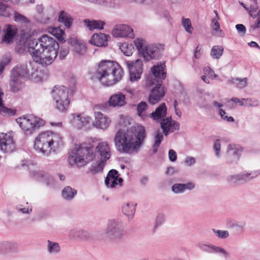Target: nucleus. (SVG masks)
<instances>
[{"label": "nucleus", "instance_id": "obj_1", "mask_svg": "<svg viewBox=\"0 0 260 260\" xmlns=\"http://www.w3.org/2000/svg\"><path fill=\"white\" fill-rule=\"evenodd\" d=\"M27 44L28 50L33 60L43 67L53 62L57 56L59 47L58 43L54 38L47 35H43L38 40H27L24 47L19 45L16 49L19 53H22L26 49L25 45Z\"/></svg>", "mask_w": 260, "mask_h": 260}, {"label": "nucleus", "instance_id": "obj_2", "mask_svg": "<svg viewBox=\"0 0 260 260\" xmlns=\"http://www.w3.org/2000/svg\"><path fill=\"white\" fill-rule=\"evenodd\" d=\"M111 156L110 148L107 142L98 143L94 148L90 144L80 146L74 149L71 152L68 159L71 166L76 165L83 167L92 161L96 157L100 159L107 161Z\"/></svg>", "mask_w": 260, "mask_h": 260}, {"label": "nucleus", "instance_id": "obj_3", "mask_svg": "<svg viewBox=\"0 0 260 260\" xmlns=\"http://www.w3.org/2000/svg\"><path fill=\"white\" fill-rule=\"evenodd\" d=\"M145 137V128L140 125L137 126L135 133L119 129L115 135L114 142L118 152L132 154L139 151Z\"/></svg>", "mask_w": 260, "mask_h": 260}, {"label": "nucleus", "instance_id": "obj_4", "mask_svg": "<svg viewBox=\"0 0 260 260\" xmlns=\"http://www.w3.org/2000/svg\"><path fill=\"white\" fill-rule=\"evenodd\" d=\"M152 74L146 78L145 86L154 85L149 95V102L152 105L157 103L164 97L165 92L162 81L166 77V65L164 62H157L151 68Z\"/></svg>", "mask_w": 260, "mask_h": 260}, {"label": "nucleus", "instance_id": "obj_5", "mask_svg": "<svg viewBox=\"0 0 260 260\" xmlns=\"http://www.w3.org/2000/svg\"><path fill=\"white\" fill-rule=\"evenodd\" d=\"M123 75V70L117 62L102 60L91 78L98 79L104 86H110L121 80Z\"/></svg>", "mask_w": 260, "mask_h": 260}, {"label": "nucleus", "instance_id": "obj_6", "mask_svg": "<svg viewBox=\"0 0 260 260\" xmlns=\"http://www.w3.org/2000/svg\"><path fill=\"white\" fill-rule=\"evenodd\" d=\"M63 142L61 137L52 132H45L37 136L34 142V149L39 153L48 156L62 148Z\"/></svg>", "mask_w": 260, "mask_h": 260}, {"label": "nucleus", "instance_id": "obj_7", "mask_svg": "<svg viewBox=\"0 0 260 260\" xmlns=\"http://www.w3.org/2000/svg\"><path fill=\"white\" fill-rule=\"evenodd\" d=\"M126 235L122 222L118 219H111L108 221L107 227L104 232L105 238L114 243L123 241Z\"/></svg>", "mask_w": 260, "mask_h": 260}, {"label": "nucleus", "instance_id": "obj_8", "mask_svg": "<svg viewBox=\"0 0 260 260\" xmlns=\"http://www.w3.org/2000/svg\"><path fill=\"white\" fill-rule=\"evenodd\" d=\"M16 121L26 136H31L41 126L45 124V121L33 115H26L19 117Z\"/></svg>", "mask_w": 260, "mask_h": 260}, {"label": "nucleus", "instance_id": "obj_9", "mask_svg": "<svg viewBox=\"0 0 260 260\" xmlns=\"http://www.w3.org/2000/svg\"><path fill=\"white\" fill-rule=\"evenodd\" d=\"M52 96L55 103V108L61 112H66L70 104L68 89L64 86H55L52 90Z\"/></svg>", "mask_w": 260, "mask_h": 260}, {"label": "nucleus", "instance_id": "obj_10", "mask_svg": "<svg viewBox=\"0 0 260 260\" xmlns=\"http://www.w3.org/2000/svg\"><path fill=\"white\" fill-rule=\"evenodd\" d=\"M164 50V45L160 44L145 45L141 55L146 61L160 57Z\"/></svg>", "mask_w": 260, "mask_h": 260}, {"label": "nucleus", "instance_id": "obj_11", "mask_svg": "<svg viewBox=\"0 0 260 260\" xmlns=\"http://www.w3.org/2000/svg\"><path fill=\"white\" fill-rule=\"evenodd\" d=\"M126 63L129 70L130 81L135 82L139 80L143 72L142 60L138 59L135 61H126Z\"/></svg>", "mask_w": 260, "mask_h": 260}, {"label": "nucleus", "instance_id": "obj_12", "mask_svg": "<svg viewBox=\"0 0 260 260\" xmlns=\"http://www.w3.org/2000/svg\"><path fill=\"white\" fill-rule=\"evenodd\" d=\"M260 174L259 171H254L250 173H242L237 175H230L227 178V181L231 185H235L239 183L246 182L256 177Z\"/></svg>", "mask_w": 260, "mask_h": 260}, {"label": "nucleus", "instance_id": "obj_13", "mask_svg": "<svg viewBox=\"0 0 260 260\" xmlns=\"http://www.w3.org/2000/svg\"><path fill=\"white\" fill-rule=\"evenodd\" d=\"M242 151L243 148L240 146L234 144H230L228 146L226 153L227 163L229 164L237 163Z\"/></svg>", "mask_w": 260, "mask_h": 260}, {"label": "nucleus", "instance_id": "obj_14", "mask_svg": "<svg viewBox=\"0 0 260 260\" xmlns=\"http://www.w3.org/2000/svg\"><path fill=\"white\" fill-rule=\"evenodd\" d=\"M72 116V124L79 129L88 126L92 120L90 116L84 113H74Z\"/></svg>", "mask_w": 260, "mask_h": 260}, {"label": "nucleus", "instance_id": "obj_15", "mask_svg": "<svg viewBox=\"0 0 260 260\" xmlns=\"http://www.w3.org/2000/svg\"><path fill=\"white\" fill-rule=\"evenodd\" d=\"M197 247L201 250L207 253L220 254L224 257H228L229 256V253L223 248L206 242H199L197 245Z\"/></svg>", "mask_w": 260, "mask_h": 260}, {"label": "nucleus", "instance_id": "obj_16", "mask_svg": "<svg viewBox=\"0 0 260 260\" xmlns=\"http://www.w3.org/2000/svg\"><path fill=\"white\" fill-rule=\"evenodd\" d=\"M160 127L162 133L165 136L174 132L179 128V124L177 122L172 120L171 117H168L160 122Z\"/></svg>", "mask_w": 260, "mask_h": 260}, {"label": "nucleus", "instance_id": "obj_17", "mask_svg": "<svg viewBox=\"0 0 260 260\" xmlns=\"http://www.w3.org/2000/svg\"><path fill=\"white\" fill-rule=\"evenodd\" d=\"M13 138L6 134H0V148L5 153H11L15 149Z\"/></svg>", "mask_w": 260, "mask_h": 260}, {"label": "nucleus", "instance_id": "obj_18", "mask_svg": "<svg viewBox=\"0 0 260 260\" xmlns=\"http://www.w3.org/2000/svg\"><path fill=\"white\" fill-rule=\"evenodd\" d=\"M94 120L93 125L101 129H106L111 123V119L106 115L99 111L94 112Z\"/></svg>", "mask_w": 260, "mask_h": 260}, {"label": "nucleus", "instance_id": "obj_19", "mask_svg": "<svg viewBox=\"0 0 260 260\" xmlns=\"http://www.w3.org/2000/svg\"><path fill=\"white\" fill-rule=\"evenodd\" d=\"M112 34L115 37L134 38L135 37L133 29L129 26L125 24L115 25L112 31Z\"/></svg>", "mask_w": 260, "mask_h": 260}, {"label": "nucleus", "instance_id": "obj_20", "mask_svg": "<svg viewBox=\"0 0 260 260\" xmlns=\"http://www.w3.org/2000/svg\"><path fill=\"white\" fill-rule=\"evenodd\" d=\"M107 103L113 108L123 107L126 104V96L121 92H117L110 97Z\"/></svg>", "mask_w": 260, "mask_h": 260}, {"label": "nucleus", "instance_id": "obj_21", "mask_svg": "<svg viewBox=\"0 0 260 260\" xmlns=\"http://www.w3.org/2000/svg\"><path fill=\"white\" fill-rule=\"evenodd\" d=\"M118 173L115 170H110L105 179V184L108 188H114L116 185L121 186L123 181L121 178H118Z\"/></svg>", "mask_w": 260, "mask_h": 260}, {"label": "nucleus", "instance_id": "obj_22", "mask_svg": "<svg viewBox=\"0 0 260 260\" xmlns=\"http://www.w3.org/2000/svg\"><path fill=\"white\" fill-rule=\"evenodd\" d=\"M167 114V108L165 103H161L155 110L149 114V117L158 122L166 119Z\"/></svg>", "mask_w": 260, "mask_h": 260}, {"label": "nucleus", "instance_id": "obj_23", "mask_svg": "<svg viewBox=\"0 0 260 260\" xmlns=\"http://www.w3.org/2000/svg\"><path fill=\"white\" fill-rule=\"evenodd\" d=\"M69 235L71 239L79 240L86 241L91 238V235L89 232L77 228L71 230Z\"/></svg>", "mask_w": 260, "mask_h": 260}, {"label": "nucleus", "instance_id": "obj_24", "mask_svg": "<svg viewBox=\"0 0 260 260\" xmlns=\"http://www.w3.org/2000/svg\"><path fill=\"white\" fill-rule=\"evenodd\" d=\"M109 36L104 34H94L89 42L96 46H106L107 45L108 37Z\"/></svg>", "mask_w": 260, "mask_h": 260}, {"label": "nucleus", "instance_id": "obj_25", "mask_svg": "<svg viewBox=\"0 0 260 260\" xmlns=\"http://www.w3.org/2000/svg\"><path fill=\"white\" fill-rule=\"evenodd\" d=\"M10 86L11 91L14 93H16L22 89L24 84L21 78L11 75Z\"/></svg>", "mask_w": 260, "mask_h": 260}, {"label": "nucleus", "instance_id": "obj_26", "mask_svg": "<svg viewBox=\"0 0 260 260\" xmlns=\"http://www.w3.org/2000/svg\"><path fill=\"white\" fill-rule=\"evenodd\" d=\"M231 101L241 106L256 107L258 105V101L251 98L239 99L237 98H233Z\"/></svg>", "mask_w": 260, "mask_h": 260}, {"label": "nucleus", "instance_id": "obj_27", "mask_svg": "<svg viewBox=\"0 0 260 260\" xmlns=\"http://www.w3.org/2000/svg\"><path fill=\"white\" fill-rule=\"evenodd\" d=\"M17 34V29L14 26L9 25L7 28L6 34L3 39V43L9 44L13 42Z\"/></svg>", "mask_w": 260, "mask_h": 260}, {"label": "nucleus", "instance_id": "obj_28", "mask_svg": "<svg viewBox=\"0 0 260 260\" xmlns=\"http://www.w3.org/2000/svg\"><path fill=\"white\" fill-rule=\"evenodd\" d=\"M11 75L17 76L21 78L26 77L29 75V70L25 64L18 65L13 69Z\"/></svg>", "mask_w": 260, "mask_h": 260}, {"label": "nucleus", "instance_id": "obj_29", "mask_svg": "<svg viewBox=\"0 0 260 260\" xmlns=\"http://www.w3.org/2000/svg\"><path fill=\"white\" fill-rule=\"evenodd\" d=\"M70 42L73 47V50L78 55H82L85 53L86 47L85 44L73 39H71Z\"/></svg>", "mask_w": 260, "mask_h": 260}, {"label": "nucleus", "instance_id": "obj_30", "mask_svg": "<svg viewBox=\"0 0 260 260\" xmlns=\"http://www.w3.org/2000/svg\"><path fill=\"white\" fill-rule=\"evenodd\" d=\"M77 193L76 189L72 188L71 186L65 187L61 192V195L63 199L67 201L72 200Z\"/></svg>", "mask_w": 260, "mask_h": 260}, {"label": "nucleus", "instance_id": "obj_31", "mask_svg": "<svg viewBox=\"0 0 260 260\" xmlns=\"http://www.w3.org/2000/svg\"><path fill=\"white\" fill-rule=\"evenodd\" d=\"M84 23L90 30L102 29L105 24V22L102 20H89V19L84 20Z\"/></svg>", "mask_w": 260, "mask_h": 260}, {"label": "nucleus", "instance_id": "obj_32", "mask_svg": "<svg viewBox=\"0 0 260 260\" xmlns=\"http://www.w3.org/2000/svg\"><path fill=\"white\" fill-rule=\"evenodd\" d=\"M107 161L100 159L93 164L89 168V171L92 174H95L99 173H101L103 171L104 167Z\"/></svg>", "mask_w": 260, "mask_h": 260}, {"label": "nucleus", "instance_id": "obj_33", "mask_svg": "<svg viewBox=\"0 0 260 260\" xmlns=\"http://www.w3.org/2000/svg\"><path fill=\"white\" fill-rule=\"evenodd\" d=\"M136 204L133 203H127L122 207V213L127 216L133 217L135 213V207Z\"/></svg>", "mask_w": 260, "mask_h": 260}, {"label": "nucleus", "instance_id": "obj_34", "mask_svg": "<svg viewBox=\"0 0 260 260\" xmlns=\"http://www.w3.org/2000/svg\"><path fill=\"white\" fill-rule=\"evenodd\" d=\"M58 20L59 22L63 23L67 28L70 27L73 22V19L70 15L63 11H61L60 12Z\"/></svg>", "mask_w": 260, "mask_h": 260}, {"label": "nucleus", "instance_id": "obj_35", "mask_svg": "<svg viewBox=\"0 0 260 260\" xmlns=\"http://www.w3.org/2000/svg\"><path fill=\"white\" fill-rule=\"evenodd\" d=\"M228 82L235 85L238 88L242 89L247 85V78H232L228 80Z\"/></svg>", "mask_w": 260, "mask_h": 260}, {"label": "nucleus", "instance_id": "obj_36", "mask_svg": "<svg viewBox=\"0 0 260 260\" xmlns=\"http://www.w3.org/2000/svg\"><path fill=\"white\" fill-rule=\"evenodd\" d=\"M147 108V104L145 102H141L138 104L137 108L138 115L143 119L147 118L148 117V115L147 114L146 111Z\"/></svg>", "mask_w": 260, "mask_h": 260}, {"label": "nucleus", "instance_id": "obj_37", "mask_svg": "<svg viewBox=\"0 0 260 260\" xmlns=\"http://www.w3.org/2000/svg\"><path fill=\"white\" fill-rule=\"evenodd\" d=\"M224 49L222 46H213L211 50L210 55L213 59H218L222 55Z\"/></svg>", "mask_w": 260, "mask_h": 260}, {"label": "nucleus", "instance_id": "obj_38", "mask_svg": "<svg viewBox=\"0 0 260 260\" xmlns=\"http://www.w3.org/2000/svg\"><path fill=\"white\" fill-rule=\"evenodd\" d=\"M47 251L49 254H56L60 250V247L59 244L57 242L51 241L49 240L47 241Z\"/></svg>", "mask_w": 260, "mask_h": 260}, {"label": "nucleus", "instance_id": "obj_39", "mask_svg": "<svg viewBox=\"0 0 260 260\" xmlns=\"http://www.w3.org/2000/svg\"><path fill=\"white\" fill-rule=\"evenodd\" d=\"M119 48L121 52L126 56H131L132 55L134 50V48L132 44L127 43H123L119 45Z\"/></svg>", "mask_w": 260, "mask_h": 260}, {"label": "nucleus", "instance_id": "obj_40", "mask_svg": "<svg viewBox=\"0 0 260 260\" xmlns=\"http://www.w3.org/2000/svg\"><path fill=\"white\" fill-rule=\"evenodd\" d=\"M155 142L152 146L153 151L156 153L157 151L158 147L164 139L163 134L159 131H157L154 136Z\"/></svg>", "mask_w": 260, "mask_h": 260}, {"label": "nucleus", "instance_id": "obj_41", "mask_svg": "<svg viewBox=\"0 0 260 260\" xmlns=\"http://www.w3.org/2000/svg\"><path fill=\"white\" fill-rule=\"evenodd\" d=\"M1 246L9 251H16L17 249V244L15 242H4L0 244Z\"/></svg>", "mask_w": 260, "mask_h": 260}, {"label": "nucleus", "instance_id": "obj_42", "mask_svg": "<svg viewBox=\"0 0 260 260\" xmlns=\"http://www.w3.org/2000/svg\"><path fill=\"white\" fill-rule=\"evenodd\" d=\"M16 113L15 110H13L4 106L3 103L0 104V114L3 116H12Z\"/></svg>", "mask_w": 260, "mask_h": 260}, {"label": "nucleus", "instance_id": "obj_43", "mask_svg": "<svg viewBox=\"0 0 260 260\" xmlns=\"http://www.w3.org/2000/svg\"><path fill=\"white\" fill-rule=\"evenodd\" d=\"M182 25L186 32L190 34H192L193 27L190 19L183 17L182 19Z\"/></svg>", "mask_w": 260, "mask_h": 260}, {"label": "nucleus", "instance_id": "obj_44", "mask_svg": "<svg viewBox=\"0 0 260 260\" xmlns=\"http://www.w3.org/2000/svg\"><path fill=\"white\" fill-rule=\"evenodd\" d=\"M203 73L204 74H205L209 78H210L212 80L215 79L218 76V75L216 74L214 71L209 66L205 67L203 69Z\"/></svg>", "mask_w": 260, "mask_h": 260}, {"label": "nucleus", "instance_id": "obj_45", "mask_svg": "<svg viewBox=\"0 0 260 260\" xmlns=\"http://www.w3.org/2000/svg\"><path fill=\"white\" fill-rule=\"evenodd\" d=\"M14 20L16 22L21 23H28L29 22V20L25 16L17 12L14 13Z\"/></svg>", "mask_w": 260, "mask_h": 260}, {"label": "nucleus", "instance_id": "obj_46", "mask_svg": "<svg viewBox=\"0 0 260 260\" xmlns=\"http://www.w3.org/2000/svg\"><path fill=\"white\" fill-rule=\"evenodd\" d=\"M134 44L139 53L141 54L142 52L144 51V40L141 38H138L134 41Z\"/></svg>", "mask_w": 260, "mask_h": 260}, {"label": "nucleus", "instance_id": "obj_47", "mask_svg": "<svg viewBox=\"0 0 260 260\" xmlns=\"http://www.w3.org/2000/svg\"><path fill=\"white\" fill-rule=\"evenodd\" d=\"M212 231L220 239H225L229 236V233L228 231L216 229H212Z\"/></svg>", "mask_w": 260, "mask_h": 260}, {"label": "nucleus", "instance_id": "obj_48", "mask_svg": "<svg viewBox=\"0 0 260 260\" xmlns=\"http://www.w3.org/2000/svg\"><path fill=\"white\" fill-rule=\"evenodd\" d=\"M17 211L23 214H29L32 212V209L31 206L23 207L22 205H17L15 207Z\"/></svg>", "mask_w": 260, "mask_h": 260}, {"label": "nucleus", "instance_id": "obj_49", "mask_svg": "<svg viewBox=\"0 0 260 260\" xmlns=\"http://www.w3.org/2000/svg\"><path fill=\"white\" fill-rule=\"evenodd\" d=\"M10 14V13L8 10V6L4 3L0 2V15L9 17Z\"/></svg>", "mask_w": 260, "mask_h": 260}, {"label": "nucleus", "instance_id": "obj_50", "mask_svg": "<svg viewBox=\"0 0 260 260\" xmlns=\"http://www.w3.org/2000/svg\"><path fill=\"white\" fill-rule=\"evenodd\" d=\"M182 183H175L172 186V190L175 193H181L184 192Z\"/></svg>", "mask_w": 260, "mask_h": 260}, {"label": "nucleus", "instance_id": "obj_51", "mask_svg": "<svg viewBox=\"0 0 260 260\" xmlns=\"http://www.w3.org/2000/svg\"><path fill=\"white\" fill-rule=\"evenodd\" d=\"M220 19H217L216 18H213L211 22V27L212 28L216 31H221L220 27V24L219 23V20Z\"/></svg>", "mask_w": 260, "mask_h": 260}, {"label": "nucleus", "instance_id": "obj_52", "mask_svg": "<svg viewBox=\"0 0 260 260\" xmlns=\"http://www.w3.org/2000/svg\"><path fill=\"white\" fill-rule=\"evenodd\" d=\"M165 215L162 214H159L156 218L154 228L156 229L157 226L162 224L165 221Z\"/></svg>", "mask_w": 260, "mask_h": 260}, {"label": "nucleus", "instance_id": "obj_53", "mask_svg": "<svg viewBox=\"0 0 260 260\" xmlns=\"http://www.w3.org/2000/svg\"><path fill=\"white\" fill-rule=\"evenodd\" d=\"M226 113L222 109H219V114L223 119L228 122H234V118L232 116H228L226 115Z\"/></svg>", "mask_w": 260, "mask_h": 260}, {"label": "nucleus", "instance_id": "obj_54", "mask_svg": "<svg viewBox=\"0 0 260 260\" xmlns=\"http://www.w3.org/2000/svg\"><path fill=\"white\" fill-rule=\"evenodd\" d=\"M220 148L221 145L220 143V140L219 139H217L216 140L214 144V150L215 151L216 156L217 157H219L220 156Z\"/></svg>", "mask_w": 260, "mask_h": 260}, {"label": "nucleus", "instance_id": "obj_55", "mask_svg": "<svg viewBox=\"0 0 260 260\" xmlns=\"http://www.w3.org/2000/svg\"><path fill=\"white\" fill-rule=\"evenodd\" d=\"M69 52V49L68 47H66L64 48H61L60 52H59V58L60 59H64L67 54Z\"/></svg>", "mask_w": 260, "mask_h": 260}, {"label": "nucleus", "instance_id": "obj_56", "mask_svg": "<svg viewBox=\"0 0 260 260\" xmlns=\"http://www.w3.org/2000/svg\"><path fill=\"white\" fill-rule=\"evenodd\" d=\"M236 28L238 32L241 35H244L246 34V29L245 26L242 24H238L236 25Z\"/></svg>", "mask_w": 260, "mask_h": 260}, {"label": "nucleus", "instance_id": "obj_57", "mask_svg": "<svg viewBox=\"0 0 260 260\" xmlns=\"http://www.w3.org/2000/svg\"><path fill=\"white\" fill-rule=\"evenodd\" d=\"M257 17L256 18V21L251 25V27L253 29H256L260 28V9L257 13Z\"/></svg>", "mask_w": 260, "mask_h": 260}, {"label": "nucleus", "instance_id": "obj_58", "mask_svg": "<svg viewBox=\"0 0 260 260\" xmlns=\"http://www.w3.org/2000/svg\"><path fill=\"white\" fill-rule=\"evenodd\" d=\"M184 191L186 190H191L195 187V184L192 182H188L186 183H182Z\"/></svg>", "mask_w": 260, "mask_h": 260}, {"label": "nucleus", "instance_id": "obj_59", "mask_svg": "<svg viewBox=\"0 0 260 260\" xmlns=\"http://www.w3.org/2000/svg\"><path fill=\"white\" fill-rule=\"evenodd\" d=\"M177 153L175 150L170 149L169 151V157L171 161L174 162L177 159Z\"/></svg>", "mask_w": 260, "mask_h": 260}, {"label": "nucleus", "instance_id": "obj_60", "mask_svg": "<svg viewBox=\"0 0 260 260\" xmlns=\"http://www.w3.org/2000/svg\"><path fill=\"white\" fill-rule=\"evenodd\" d=\"M185 162L187 166H190L196 162V159L193 157L187 156L185 159Z\"/></svg>", "mask_w": 260, "mask_h": 260}, {"label": "nucleus", "instance_id": "obj_61", "mask_svg": "<svg viewBox=\"0 0 260 260\" xmlns=\"http://www.w3.org/2000/svg\"><path fill=\"white\" fill-rule=\"evenodd\" d=\"M64 35V32L62 31V33H58L55 35L54 36L58 39L60 42H64V38L63 37V35Z\"/></svg>", "mask_w": 260, "mask_h": 260}, {"label": "nucleus", "instance_id": "obj_62", "mask_svg": "<svg viewBox=\"0 0 260 260\" xmlns=\"http://www.w3.org/2000/svg\"><path fill=\"white\" fill-rule=\"evenodd\" d=\"M58 33L61 34L62 33V30H61L59 28H53L52 29L51 34L55 36Z\"/></svg>", "mask_w": 260, "mask_h": 260}, {"label": "nucleus", "instance_id": "obj_63", "mask_svg": "<svg viewBox=\"0 0 260 260\" xmlns=\"http://www.w3.org/2000/svg\"><path fill=\"white\" fill-rule=\"evenodd\" d=\"M248 45L249 46H250L251 47H256L260 50V46L255 42L251 41V42L248 43Z\"/></svg>", "mask_w": 260, "mask_h": 260}, {"label": "nucleus", "instance_id": "obj_64", "mask_svg": "<svg viewBox=\"0 0 260 260\" xmlns=\"http://www.w3.org/2000/svg\"><path fill=\"white\" fill-rule=\"evenodd\" d=\"M36 10L39 13L41 14L43 12L44 7L42 5H38L36 7Z\"/></svg>", "mask_w": 260, "mask_h": 260}]
</instances>
